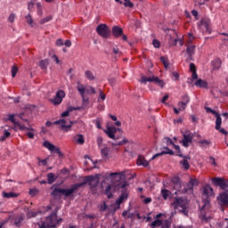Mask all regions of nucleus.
I'll return each mask as SVG.
<instances>
[{
  "instance_id": "obj_36",
  "label": "nucleus",
  "mask_w": 228,
  "mask_h": 228,
  "mask_svg": "<svg viewBox=\"0 0 228 228\" xmlns=\"http://www.w3.org/2000/svg\"><path fill=\"white\" fill-rule=\"evenodd\" d=\"M102 158H108L110 154V148L104 147L101 150Z\"/></svg>"
},
{
  "instance_id": "obj_7",
  "label": "nucleus",
  "mask_w": 228,
  "mask_h": 228,
  "mask_svg": "<svg viewBox=\"0 0 228 228\" xmlns=\"http://www.w3.org/2000/svg\"><path fill=\"white\" fill-rule=\"evenodd\" d=\"M213 188L209 185H206L203 188V197H205L206 200H203V206L201 208L202 209H206V208H209V197H213Z\"/></svg>"
},
{
  "instance_id": "obj_54",
  "label": "nucleus",
  "mask_w": 228,
  "mask_h": 228,
  "mask_svg": "<svg viewBox=\"0 0 228 228\" xmlns=\"http://www.w3.org/2000/svg\"><path fill=\"white\" fill-rule=\"evenodd\" d=\"M190 70L191 72H197V67L195 66V63H190Z\"/></svg>"
},
{
  "instance_id": "obj_4",
  "label": "nucleus",
  "mask_w": 228,
  "mask_h": 228,
  "mask_svg": "<svg viewBox=\"0 0 228 228\" xmlns=\"http://www.w3.org/2000/svg\"><path fill=\"white\" fill-rule=\"evenodd\" d=\"M99 183V175H88L84 178V182L76 183V186H77V190H79V188H82V186H85V184H89L91 188H95Z\"/></svg>"
},
{
  "instance_id": "obj_21",
  "label": "nucleus",
  "mask_w": 228,
  "mask_h": 228,
  "mask_svg": "<svg viewBox=\"0 0 228 228\" xmlns=\"http://www.w3.org/2000/svg\"><path fill=\"white\" fill-rule=\"evenodd\" d=\"M165 151H162L160 153L155 154L151 159H156V158L159 156H163L164 154H169V156H174V151L168 149V147H164Z\"/></svg>"
},
{
  "instance_id": "obj_38",
  "label": "nucleus",
  "mask_w": 228,
  "mask_h": 228,
  "mask_svg": "<svg viewBox=\"0 0 228 228\" xmlns=\"http://www.w3.org/2000/svg\"><path fill=\"white\" fill-rule=\"evenodd\" d=\"M12 134L8 132L7 130H4V134L0 137V142H4L6 138H10Z\"/></svg>"
},
{
  "instance_id": "obj_49",
  "label": "nucleus",
  "mask_w": 228,
  "mask_h": 228,
  "mask_svg": "<svg viewBox=\"0 0 228 228\" xmlns=\"http://www.w3.org/2000/svg\"><path fill=\"white\" fill-rule=\"evenodd\" d=\"M38 193V189H30L28 194L31 197H35Z\"/></svg>"
},
{
  "instance_id": "obj_39",
  "label": "nucleus",
  "mask_w": 228,
  "mask_h": 228,
  "mask_svg": "<svg viewBox=\"0 0 228 228\" xmlns=\"http://www.w3.org/2000/svg\"><path fill=\"white\" fill-rule=\"evenodd\" d=\"M74 110H77V109L73 108V107L68 108V110L66 111L61 113V117H69V115H70V111H74Z\"/></svg>"
},
{
  "instance_id": "obj_12",
  "label": "nucleus",
  "mask_w": 228,
  "mask_h": 228,
  "mask_svg": "<svg viewBox=\"0 0 228 228\" xmlns=\"http://www.w3.org/2000/svg\"><path fill=\"white\" fill-rule=\"evenodd\" d=\"M77 90L79 92L81 97H82V104L83 106L86 107L88 106L90 101L88 100V98L85 97V93L86 92V89H85V86H83V85L79 84L77 86Z\"/></svg>"
},
{
  "instance_id": "obj_30",
  "label": "nucleus",
  "mask_w": 228,
  "mask_h": 228,
  "mask_svg": "<svg viewBox=\"0 0 228 228\" xmlns=\"http://www.w3.org/2000/svg\"><path fill=\"white\" fill-rule=\"evenodd\" d=\"M39 67L42 70H46L47 67H49V61L48 60H42L39 61Z\"/></svg>"
},
{
  "instance_id": "obj_44",
  "label": "nucleus",
  "mask_w": 228,
  "mask_h": 228,
  "mask_svg": "<svg viewBox=\"0 0 228 228\" xmlns=\"http://www.w3.org/2000/svg\"><path fill=\"white\" fill-rule=\"evenodd\" d=\"M189 184V188L192 189L193 186H197V184H199V181H197V179H191Z\"/></svg>"
},
{
  "instance_id": "obj_56",
  "label": "nucleus",
  "mask_w": 228,
  "mask_h": 228,
  "mask_svg": "<svg viewBox=\"0 0 228 228\" xmlns=\"http://www.w3.org/2000/svg\"><path fill=\"white\" fill-rule=\"evenodd\" d=\"M188 42L190 43V44H192L193 43V40H195V37H193V34H191V33H189L188 34Z\"/></svg>"
},
{
  "instance_id": "obj_22",
  "label": "nucleus",
  "mask_w": 228,
  "mask_h": 228,
  "mask_svg": "<svg viewBox=\"0 0 228 228\" xmlns=\"http://www.w3.org/2000/svg\"><path fill=\"white\" fill-rule=\"evenodd\" d=\"M137 165L138 167H149V161L145 159V157H143V155H139L137 159Z\"/></svg>"
},
{
  "instance_id": "obj_52",
  "label": "nucleus",
  "mask_w": 228,
  "mask_h": 228,
  "mask_svg": "<svg viewBox=\"0 0 228 228\" xmlns=\"http://www.w3.org/2000/svg\"><path fill=\"white\" fill-rule=\"evenodd\" d=\"M160 61L163 63L165 69H167V67H168V61L167 60V58L160 57Z\"/></svg>"
},
{
  "instance_id": "obj_24",
  "label": "nucleus",
  "mask_w": 228,
  "mask_h": 228,
  "mask_svg": "<svg viewBox=\"0 0 228 228\" xmlns=\"http://www.w3.org/2000/svg\"><path fill=\"white\" fill-rule=\"evenodd\" d=\"M162 214H159L156 216L157 220H154L151 223V228H156V227H161V225H163V221L159 220V218L161 217Z\"/></svg>"
},
{
  "instance_id": "obj_48",
  "label": "nucleus",
  "mask_w": 228,
  "mask_h": 228,
  "mask_svg": "<svg viewBox=\"0 0 228 228\" xmlns=\"http://www.w3.org/2000/svg\"><path fill=\"white\" fill-rule=\"evenodd\" d=\"M172 225V223H170V221L166 220L164 223H162L161 227L162 228H170Z\"/></svg>"
},
{
  "instance_id": "obj_60",
  "label": "nucleus",
  "mask_w": 228,
  "mask_h": 228,
  "mask_svg": "<svg viewBox=\"0 0 228 228\" xmlns=\"http://www.w3.org/2000/svg\"><path fill=\"white\" fill-rule=\"evenodd\" d=\"M107 208L106 202H103L100 207V211H106Z\"/></svg>"
},
{
  "instance_id": "obj_55",
  "label": "nucleus",
  "mask_w": 228,
  "mask_h": 228,
  "mask_svg": "<svg viewBox=\"0 0 228 228\" xmlns=\"http://www.w3.org/2000/svg\"><path fill=\"white\" fill-rule=\"evenodd\" d=\"M200 220H201L202 222H205V223L207 224V222H209V217H208V216H206V214H204V215H202V216H200Z\"/></svg>"
},
{
  "instance_id": "obj_33",
  "label": "nucleus",
  "mask_w": 228,
  "mask_h": 228,
  "mask_svg": "<svg viewBox=\"0 0 228 228\" xmlns=\"http://www.w3.org/2000/svg\"><path fill=\"white\" fill-rule=\"evenodd\" d=\"M16 126H17V127H19V129L20 130V131H33V128L31 127V126H24V125H21L20 123H16Z\"/></svg>"
},
{
  "instance_id": "obj_1",
  "label": "nucleus",
  "mask_w": 228,
  "mask_h": 228,
  "mask_svg": "<svg viewBox=\"0 0 228 228\" xmlns=\"http://www.w3.org/2000/svg\"><path fill=\"white\" fill-rule=\"evenodd\" d=\"M77 186L79 185H76L75 183L72 184L69 189H61L59 187H55L51 192V195L52 197H61V195H63L64 197H72V195H74V193L77 191Z\"/></svg>"
},
{
  "instance_id": "obj_14",
  "label": "nucleus",
  "mask_w": 228,
  "mask_h": 228,
  "mask_svg": "<svg viewBox=\"0 0 228 228\" xmlns=\"http://www.w3.org/2000/svg\"><path fill=\"white\" fill-rule=\"evenodd\" d=\"M193 142V134L190 132H186L183 134V139L181 141V143H183V147H190V143H192Z\"/></svg>"
},
{
  "instance_id": "obj_47",
  "label": "nucleus",
  "mask_w": 228,
  "mask_h": 228,
  "mask_svg": "<svg viewBox=\"0 0 228 228\" xmlns=\"http://www.w3.org/2000/svg\"><path fill=\"white\" fill-rule=\"evenodd\" d=\"M161 194H162V197L165 200H167V199H168V190L167 189H163L161 191Z\"/></svg>"
},
{
  "instance_id": "obj_42",
  "label": "nucleus",
  "mask_w": 228,
  "mask_h": 228,
  "mask_svg": "<svg viewBox=\"0 0 228 228\" xmlns=\"http://www.w3.org/2000/svg\"><path fill=\"white\" fill-rule=\"evenodd\" d=\"M8 120H10V122L14 124V126H17V124H19V122L15 120V114L9 115L8 116Z\"/></svg>"
},
{
  "instance_id": "obj_20",
  "label": "nucleus",
  "mask_w": 228,
  "mask_h": 228,
  "mask_svg": "<svg viewBox=\"0 0 228 228\" xmlns=\"http://www.w3.org/2000/svg\"><path fill=\"white\" fill-rule=\"evenodd\" d=\"M112 35L116 38H119V37H122V35H124V30L118 26H114L112 28Z\"/></svg>"
},
{
  "instance_id": "obj_3",
  "label": "nucleus",
  "mask_w": 228,
  "mask_h": 228,
  "mask_svg": "<svg viewBox=\"0 0 228 228\" xmlns=\"http://www.w3.org/2000/svg\"><path fill=\"white\" fill-rule=\"evenodd\" d=\"M174 209H177L184 216H188V203L183 198H176L172 204Z\"/></svg>"
},
{
  "instance_id": "obj_6",
  "label": "nucleus",
  "mask_w": 228,
  "mask_h": 228,
  "mask_svg": "<svg viewBox=\"0 0 228 228\" xmlns=\"http://www.w3.org/2000/svg\"><path fill=\"white\" fill-rule=\"evenodd\" d=\"M96 33L102 37V38H110L111 37V29L106 24H100L96 28Z\"/></svg>"
},
{
  "instance_id": "obj_29",
  "label": "nucleus",
  "mask_w": 228,
  "mask_h": 228,
  "mask_svg": "<svg viewBox=\"0 0 228 228\" xmlns=\"http://www.w3.org/2000/svg\"><path fill=\"white\" fill-rule=\"evenodd\" d=\"M125 199H127V192H122L121 195L119 196V198L116 200V204L118 206H120V204H122V202H124Z\"/></svg>"
},
{
  "instance_id": "obj_8",
  "label": "nucleus",
  "mask_w": 228,
  "mask_h": 228,
  "mask_svg": "<svg viewBox=\"0 0 228 228\" xmlns=\"http://www.w3.org/2000/svg\"><path fill=\"white\" fill-rule=\"evenodd\" d=\"M141 82L142 83H156L157 85H159V86H160L161 88H163V86H165V82H163V80L159 79V77H145V76H142V78H141Z\"/></svg>"
},
{
  "instance_id": "obj_40",
  "label": "nucleus",
  "mask_w": 228,
  "mask_h": 228,
  "mask_svg": "<svg viewBox=\"0 0 228 228\" xmlns=\"http://www.w3.org/2000/svg\"><path fill=\"white\" fill-rule=\"evenodd\" d=\"M125 2H123V4L125 6V8H133L134 6V4H133V2H131L130 0H124Z\"/></svg>"
},
{
  "instance_id": "obj_64",
  "label": "nucleus",
  "mask_w": 228,
  "mask_h": 228,
  "mask_svg": "<svg viewBox=\"0 0 228 228\" xmlns=\"http://www.w3.org/2000/svg\"><path fill=\"white\" fill-rule=\"evenodd\" d=\"M102 142H103V139L102 136L97 138V143H98L99 147H101V145H102Z\"/></svg>"
},
{
  "instance_id": "obj_31",
  "label": "nucleus",
  "mask_w": 228,
  "mask_h": 228,
  "mask_svg": "<svg viewBox=\"0 0 228 228\" xmlns=\"http://www.w3.org/2000/svg\"><path fill=\"white\" fill-rule=\"evenodd\" d=\"M212 65L214 67V70H218L222 67V61L220 59H216L213 62Z\"/></svg>"
},
{
  "instance_id": "obj_19",
  "label": "nucleus",
  "mask_w": 228,
  "mask_h": 228,
  "mask_svg": "<svg viewBox=\"0 0 228 228\" xmlns=\"http://www.w3.org/2000/svg\"><path fill=\"white\" fill-rule=\"evenodd\" d=\"M171 183L174 187V190H175L176 191H179V190H181L182 184L181 178L179 176H174L171 180Z\"/></svg>"
},
{
  "instance_id": "obj_34",
  "label": "nucleus",
  "mask_w": 228,
  "mask_h": 228,
  "mask_svg": "<svg viewBox=\"0 0 228 228\" xmlns=\"http://www.w3.org/2000/svg\"><path fill=\"white\" fill-rule=\"evenodd\" d=\"M25 19L27 23L29 24L31 28H35L37 26L36 23H33V18H31V14H28Z\"/></svg>"
},
{
  "instance_id": "obj_57",
  "label": "nucleus",
  "mask_w": 228,
  "mask_h": 228,
  "mask_svg": "<svg viewBox=\"0 0 228 228\" xmlns=\"http://www.w3.org/2000/svg\"><path fill=\"white\" fill-rule=\"evenodd\" d=\"M199 143H200V145H211V142L208 140L200 141Z\"/></svg>"
},
{
  "instance_id": "obj_61",
  "label": "nucleus",
  "mask_w": 228,
  "mask_h": 228,
  "mask_svg": "<svg viewBox=\"0 0 228 228\" xmlns=\"http://www.w3.org/2000/svg\"><path fill=\"white\" fill-rule=\"evenodd\" d=\"M173 147L175 148V151H176L178 154H183L181 153V147L179 145H175V143L173 144Z\"/></svg>"
},
{
  "instance_id": "obj_26",
  "label": "nucleus",
  "mask_w": 228,
  "mask_h": 228,
  "mask_svg": "<svg viewBox=\"0 0 228 228\" xmlns=\"http://www.w3.org/2000/svg\"><path fill=\"white\" fill-rule=\"evenodd\" d=\"M43 145L45 147V149H48L50 152H54V149H56V146L51 143L49 141H45Z\"/></svg>"
},
{
  "instance_id": "obj_43",
  "label": "nucleus",
  "mask_w": 228,
  "mask_h": 228,
  "mask_svg": "<svg viewBox=\"0 0 228 228\" xmlns=\"http://www.w3.org/2000/svg\"><path fill=\"white\" fill-rule=\"evenodd\" d=\"M77 143H78L79 145H83V143H85V137L83 136V134L77 135Z\"/></svg>"
},
{
  "instance_id": "obj_35",
  "label": "nucleus",
  "mask_w": 228,
  "mask_h": 228,
  "mask_svg": "<svg viewBox=\"0 0 228 228\" xmlns=\"http://www.w3.org/2000/svg\"><path fill=\"white\" fill-rule=\"evenodd\" d=\"M129 141L126 138H124L121 142H112V146L113 147H117V146H122V145H126V143H128Z\"/></svg>"
},
{
  "instance_id": "obj_58",
  "label": "nucleus",
  "mask_w": 228,
  "mask_h": 228,
  "mask_svg": "<svg viewBox=\"0 0 228 228\" xmlns=\"http://www.w3.org/2000/svg\"><path fill=\"white\" fill-rule=\"evenodd\" d=\"M127 186V183L124 182L120 184V188L122 189V193H126V187Z\"/></svg>"
},
{
  "instance_id": "obj_25",
  "label": "nucleus",
  "mask_w": 228,
  "mask_h": 228,
  "mask_svg": "<svg viewBox=\"0 0 228 228\" xmlns=\"http://www.w3.org/2000/svg\"><path fill=\"white\" fill-rule=\"evenodd\" d=\"M3 197L4 199H17V197H19V193L13 192V191H11V192L4 191Z\"/></svg>"
},
{
  "instance_id": "obj_13",
  "label": "nucleus",
  "mask_w": 228,
  "mask_h": 228,
  "mask_svg": "<svg viewBox=\"0 0 228 228\" xmlns=\"http://www.w3.org/2000/svg\"><path fill=\"white\" fill-rule=\"evenodd\" d=\"M117 131H122L120 128L117 129L115 126H108L106 130H104V133L107 134V136L110 138L111 140H118V137H116L115 134H117Z\"/></svg>"
},
{
  "instance_id": "obj_16",
  "label": "nucleus",
  "mask_w": 228,
  "mask_h": 228,
  "mask_svg": "<svg viewBox=\"0 0 228 228\" xmlns=\"http://www.w3.org/2000/svg\"><path fill=\"white\" fill-rule=\"evenodd\" d=\"M218 204L220 206H228V193L227 192H221L217 196Z\"/></svg>"
},
{
  "instance_id": "obj_2",
  "label": "nucleus",
  "mask_w": 228,
  "mask_h": 228,
  "mask_svg": "<svg viewBox=\"0 0 228 228\" xmlns=\"http://www.w3.org/2000/svg\"><path fill=\"white\" fill-rule=\"evenodd\" d=\"M62 220L61 218L58 219V214H56V212H53L46 217L45 222H43L40 228L56 227L59 224H61Z\"/></svg>"
},
{
  "instance_id": "obj_27",
  "label": "nucleus",
  "mask_w": 228,
  "mask_h": 228,
  "mask_svg": "<svg viewBox=\"0 0 228 228\" xmlns=\"http://www.w3.org/2000/svg\"><path fill=\"white\" fill-rule=\"evenodd\" d=\"M216 117V129H220L221 126H222V117L220 116V113H216L215 115Z\"/></svg>"
},
{
  "instance_id": "obj_59",
  "label": "nucleus",
  "mask_w": 228,
  "mask_h": 228,
  "mask_svg": "<svg viewBox=\"0 0 228 228\" xmlns=\"http://www.w3.org/2000/svg\"><path fill=\"white\" fill-rule=\"evenodd\" d=\"M15 14L14 13H12L10 14V16L8 17V20L9 22H14L15 21Z\"/></svg>"
},
{
  "instance_id": "obj_32",
  "label": "nucleus",
  "mask_w": 228,
  "mask_h": 228,
  "mask_svg": "<svg viewBox=\"0 0 228 228\" xmlns=\"http://www.w3.org/2000/svg\"><path fill=\"white\" fill-rule=\"evenodd\" d=\"M47 181L48 184H53V183L56 182V176L53 173H49L47 175Z\"/></svg>"
},
{
  "instance_id": "obj_62",
  "label": "nucleus",
  "mask_w": 228,
  "mask_h": 228,
  "mask_svg": "<svg viewBox=\"0 0 228 228\" xmlns=\"http://www.w3.org/2000/svg\"><path fill=\"white\" fill-rule=\"evenodd\" d=\"M172 76H173V80L174 81H177V79H179V73H177V72H173L172 73Z\"/></svg>"
},
{
  "instance_id": "obj_17",
  "label": "nucleus",
  "mask_w": 228,
  "mask_h": 228,
  "mask_svg": "<svg viewBox=\"0 0 228 228\" xmlns=\"http://www.w3.org/2000/svg\"><path fill=\"white\" fill-rule=\"evenodd\" d=\"M176 156L183 159L180 161V165L183 167L184 170H190V162H188V160L191 159L190 157L183 154H176Z\"/></svg>"
},
{
  "instance_id": "obj_28",
  "label": "nucleus",
  "mask_w": 228,
  "mask_h": 228,
  "mask_svg": "<svg viewBox=\"0 0 228 228\" xmlns=\"http://www.w3.org/2000/svg\"><path fill=\"white\" fill-rule=\"evenodd\" d=\"M85 76L86 79H88L89 81H94L95 79V76L94 75V72H92V70H89V69L86 70Z\"/></svg>"
},
{
  "instance_id": "obj_41",
  "label": "nucleus",
  "mask_w": 228,
  "mask_h": 228,
  "mask_svg": "<svg viewBox=\"0 0 228 228\" xmlns=\"http://www.w3.org/2000/svg\"><path fill=\"white\" fill-rule=\"evenodd\" d=\"M51 20H53V17L51 15L46 16L45 18L40 20L39 24H45L47 22H51Z\"/></svg>"
},
{
  "instance_id": "obj_45",
  "label": "nucleus",
  "mask_w": 228,
  "mask_h": 228,
  "mask_svg": "<svg viewBox=\"0 0 228 228\" xmlns=\"http://www.w3.org/2000/svg\"><path fill=\"white\" fill-rule=\"evenodd\" d=\"M164 143H167V145H174V141L170 139V137H165L163 139Z\"/></svg>"
},
{
  "instance_id": "obj_5",
  "label": "nucleus",
  "mask_w": 228,
  "mask_h": 228,
  "mask_svg": "<svg viewBox=\"0 0 228 228\" xmlns=\"http://www.w3.org/2000/svg\"><path fill=\"white\" fill-rule=\"evenodd\" d=\"M198 28L203 35H211V20L203 18L198 22Z\"/></svg>"
},
{
  "instance_id": "obj_37",
  "label": "nucleus",
  "mask_w": 228,
  "mask_h": 228,
  "mask_svg": "<svg viewBox=\"0 0 228 228\" xmlns=\"http://www.w3.org/2000/svg\"><path fill=\"white\" fill-rule=\"evenodd\" d=\"M105 194L108 199H113V193H111V185H108L105 189Z\"/></svg>"
},
{
  "instance_id": "obj_15",
  "label": "nucleus",
  "mask_w": 228,
  "mask_h": 228,
  "mask_svg": "<svg viewBox=\"0 0 228 228\" xmlns=\"http://www.w3.org/2000/svg\"><path fill=\"white\" fill-rule=\"evenodd\" d=\"M190 102V96L188 94L182 96V101L178 102L179 110L184 111L186 110V106H188V103Z\"/></svg>"
},
{
  "instance_id": "obj_63",
  "label": "nucleus",
  "mask_w": 228,
  "mask_h": 228,
  "mask_svg": "<svg viewBox=\"0 0 228 228\" xmlns=\"http://www.w3.org/2000/svg\"><path fill=\"white\" fill-rule=\"evenodd\" d=\"M55 44L58 45V47H61V45H63V40L61 38L57 39Z\"/></svg>"
},
{
  "instance_id": "obj_10",
  "label": "nucleus",
  "mask_w": 228,
  "mask_h": 228,
  "mask_svg": "<svg viewBox=\"0 0 228 228\" xmlns=\"http://www.w3.org/2000/svg\"><path fill=\"white\" fill-rule=\"evenodd\" d=\"M53 124L55 126H60L61 129H62V131H65L67 133V131H69V129L72 127V126L74 125V122L68 121L65 119H59L54 121Z\"/></svg>"
},
{
  "instance_id": "obj_11",
  "label": "nucleus",
  "mask_w": 228,
  "mask_h": 228,
  "mask_svg": "<svg viewBox=\"0 0 228 228\" xmlns=\"http://www.w3.org/2000/svg\"><path fill=\"white\" fill-rule=\"evenodd\" d=\"M212 183L214 186H219L221 190H227L228 184L224 178L216 177L212 179Z\"/></svg>"
},
{
  "instance_id": "obj_53",
  "label": "nucleus",
  "mask_w": 228,
  "mask_h": 228,
  "mask_svg": "<svg viewBox=\"0 0 228 228\" xmlns=\"http://www.w3.org/2000/svg\"><path fill=\"white\" fill-rule=\"evenodd\" d=\"M205 110L207 111V113H212V115H216L218 112H216V110H214L213 109L209 108V107H205Z\"/></svg>"
},
{
  "instance_id": "obj_50",
  "label": "nucleus",
  "mask_w": 228,
  "mask_h": 228,
  "mask_svg": "<svg viewBox=\"0 0 228 228\" xmlns=\"http://www.w3.org/2000/svg\"><path fill=\"white\" fill-rule=\"evenodd\" d=\"M19 72V68L13 66L12 68V77H15V76H17V73Z\"/></svg>"
},
{
  "instance_id": "obj_46",
  "label": "nucleus",
  "mask_w": 228,
  "mask_h": 228,
  "mask_svg": "<svg viewBox=\"0 0 228 228\" xmlns=\"http://www.w3.org/2000/svg\"><path fill=\"white\" fill-rule=\"evenodd\" d=\"M152 44L153 47H155L156 49H159V47H161V43L158 39H154L152 41Z\"/></svg>"
},
{
  "instance_id": "obj_18",
  "label": "nucleus",
  "mask_w": 228,
  "mask_h": 228,
  "mask_svg": "<svg viewBox=\"0 0 228 228\" xmlns=\"http://www.w3.org/2000/svg\"><path fill=\"white\" fill-rule=\"evenodd\" d=\"M195 48L196 46L193 45H188L186 49V53L188 54L187 61H193V56H195Z\"/></svg>"
},
{
  "instance_id": "obj_9",
  "label": "nucleus",
  "mask_w": 228,
  "mask_h": 228,
  "mask_svg": "<svg viewBox=\"0 0 228 228\" xmlns=\"http://www.w3.org/2000/svg\"><path fill=\"white\" fill-rule=\"evenodd\" d=\"M65 91L59 90L56 92L55 97L53 99H51L50 102L53 106H60L61 102H63V99H65Z\"/></svg>"
},
{
  "instance_id": "obj_51",
  "label": "nucleus",
  "mask_w": 228,
  "mask_h": 228,
  "mask_svg": "<svg viewBox=\"0 0 228 228\" xmlns=\"http://www.w3.org/2000/svg\"><path fill=\"white\" fill-rule=\"evenodd\" d=\"M53 152H56L59 158H63V152H61V150H60V148L55 146Z\"/></svg>"
},
{
  "instance_id": "obj_23",
  "label": "nucleus",
  "mask_w": 228,
  "mask_h": 228,
  "mask_svg": "<svg viewBox=\"0 0 228 228\" xmlns=\"http://www.w3.org/2000/svg\"><path fill=\"white\" fill-rule=\"evenodd\" d=\"M195 86H197L198 88H208V81L203 80L202 78L198 79L195 82Z\"/></svg>"
}]
</instances>
